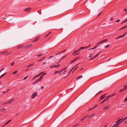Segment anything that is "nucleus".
Returning <instances> with one entry per match:
<instances>
[{"instance_id":"36","label":"nucleus","mask_w":127,"mask_h":127,"mask_svg":"<svg viewBox=\"0 0 127 127\" xmlns=\"http://www.w3.org/2000/svg\"><path fill=\"white\" fill-rule=\"evenodd\" d=\"M101 43V41H100V42H99L98 43H97L96 44V45L98 46V45H99V44Z\"/></svg>"},{"instance_id":"37","label":"nucleus","mask_w":127,"mask_h":127,"mask_svg":"<svg viewBox=\"0 0 127 127\" xmlns=\"http://www.w3.org/2000/svg\"><path fill=\"white\" fill-rule=\"evenodd\" d=\"M6 110L4 108H2L1 109V111H4V110Z\"/></svg>"},{"instance_id":"24","label":"nucleus","mask_w":127,"mask_h":127,"mask_svg":"<svg viewBox=\"0 0 127 127\" xmlns=\"http://www.w3.org/2000/svg\"><path fill=\"white\" fill-rule=\"evenodd\" d=\"M107 98H105V99L101 103V104H102L105 101H107Z\"/></svg>"},{"instance_id":"58","label":"nucleus","mask_w":127,"mask_h":127,"mask_svg":"<svg viewBox=\"0 0 127 127\" xmlns=\"http://www.w3.org/2000/svg\"><path fill=\"white\" fill-rule=\"evenodd\" d=\"M95 57H94L92 58L90 60V61L91 60H92L94 59H95Z\"/></svg>"},{"instance_id":"10","label":"nucleus","mask_w":127,"mask_h":127,"mask_svg":"<svg viewBox=\"0 0 127 127\" xmlns=\"http://www.w3.org/2000/svg\"><path fill=\"white\" fill-rule=\"evenodd\" d=\"M60 66V65L59 64H58L57 65H53V67H55V68L59 67Z\"/></svg>"},{"instance_id":"12","label":"nucleus","mask_w":127,"mask_h":127,"mask_svg":"<svg viewBox=\"0 0 127 127\" xmlns=\"http://www.w3.org/2000/svg\"><path fill=\"white\" fill-rule=\"evenodd\" d=\"M38 37L36 38L35 39H34L33 40V42H35L37 41L38 40Z\"/></svg>"},{"instance_id":"20","label":"nucleus","mask_w":127,"mask_h":127,"mask_svg":"<svg viewBox=\"0 0 127 127\" xmlns=\"http://www.w3.org/2000/svg\"><path fill=\"white\" fill-rule=\"evenodd\" d=\"M6 73V72L4 73L3 74H2L0 76V79H1L2 77L4 75H5Z\"/></svg>"},{"instance_id":"59","label":"nucleus","mask_w":127,"mask_h":127,"mask_svg":"<svg viewBox=\"0 0 127 127\" xmlns=\"http://www.w3.org/2000/svg\"><path fill=\"white\" fill-rule=\"evenodd\" d=\"M28 76H27L24 79V80H25L26 79H27V78H28Z\"/></svg>"},{"instance_id":"18","label":"nucleus","mask_w":127,"mask_h":127,"mask_svg":"<svg viewBox=\"0 0 127 127\" xmlns=\"http://www.w3.org/2000/svg\"><path fill=\"white\" fill-rule=\"evenodd\" d=\"M51 33V32H49L45 36V38H46L47 37H48L49 35L50 34V33Z\"/></svg>"},{"instance_id":"64","label":"nucleus","mask_w":127,"mask_h":127,"mask_svg":"<svg viewBox=\"0 0 127 127\" xmlns=\"http://www.w3.org/2000/svg\"><path fill=\"white\" fill-rule=\"evenodd\" d=\"M97 46L96 45V46H95L94 47V49H95V48H96L97 47Z\"/></svg>"},{"instance_id":"33","label":"nucleus","mask_w":127,"mask_h":127,"mask_svg":"<svg viewBox=\"0 0 127 127\" xmlns=\"http://www.w3.org/2000/svg\"><path fill=\"white\" fill-rule=\"evenodd\" d=\"M127 21V19L126 20H125L123 21V22L121 23V24H122L123 23H125Z\"/></svg>"},{"instance_id":"52","label":"nucleus","mask_w":127,"mask_h":127,"mask_svg":"<svg viewBox=\"0 0 127 127\" xmlns=\"http://www.w3.org/2000/svg\"><path fill=\"white\" fill-rule=\"evenodd\" d=\"M53 57V56H50L48 58V59H50L52 57Z\"/></svg>"},{"instance_id":"28","label":"nucleus","mask_w":127,"mask_h":127,"mask_svg":"<svg viewBox=\"0 0 127 127\" xmlns=\"http://www.w3.org/2000/svg\"><path fill=\"white\" fill-rule=\"evenodd\" d=\"M80 50H79V49H78L77 50H75L74 52V53H76V52H79V51H80Z\"/></svg>"},{"instance_id":"23","label":"nucleus","mask_w":127,"mask_h":127,"mask_svg":"<svg viewBox=\"0 0 127 127\" xmlns=\"http://www.w3.org/2000/svg\"><path fill=\"white\" fill-rule=\"evenodd\" d=\"M123 119H119V120H118L117 121L116 123V124L117 123H119Z\"/></svg>"},{"instance_id":"29","label":"nucleus","mask_w":127,"mask_h":127,"mask_svg":"<svg viewBox=\"0 0 127 127\" xmlns=\"http://www.w3.org/2000/svg\"><path fill=\"white\" fill-rule=\"evenodd\" d=\"M123 87L124 88V90H125V89H127V85H125V86H124Z\"/></svg>"},{"instance_id":"16","label":"nucleus","mask_w":127,"mask_h":127,"mask_svg":"<svg viewBox=\"0 0 127 127\" xmlns=\"http://www.w3.org/2000/svg\"><path fill=\"white\" fill-rule=\"evenodd\" d=\"M78 64H77L76 65H75V66H74V67L75 66H76V67L74 69V70L72 72V73H73V72L75 71V70H76L78 67V66H77V65Z\"/></svg>"},{"instance_id":"45","label":"nucleus","mask_w":127,"mask_h":127,"mask_svg":"<svg viewBox=\"0 0 127 127\" xmlns=\"http://www.w3.org/2000/svg\"><path fill=\"white\" fill-rule=\"evenodd\" d=\"M14 63H15L14 62H13L12 63H11V66H12L14 64Z\"/></svg>"},{"instance_id":"2","label":"nucleus","mask_w":127,"mask_h":127,"mask_svg":"<svg viewBox=\"0 0 127 127\" xmlns=\"http://www.w3.org/2000/svg\"><path fill=\"white\" fill-rule=\"evenodd\" d=\"M37 95V92H36L34 93L31 96V98L32 99H33L34 97L36 96Z\"/></svg>"},{"instance_id":"19","label":"nucleus","mask_w":127,"mask_h":127,"mask_svg":"<svg viewBox=\"0 0 127 127\" xmlns=\"http://www.w3.org/2000/svg\"><path fill=\"white\" fill-rule=\"evenodd\" d=\"M11 121V120H8L7 122L5 124V125H6L8 124Z\"/></svg>"},{"instance_id":"31","label":"nucleus","mask_w":127,"mask_h":127,"mask_svg":"<svg viewBox=\"0 0 127 127\" xmlns=\"http://www.w3.org/2000/svg\"><path fill=\"white\" fill-rule=\"evenodd\" d=\"M34 64V63H33L32 64H30L28 66H27V67H30L32 65H33Z\"/></svg>"},{"instance_id":"1","label":"nucleus","mask_w":127,"mask_h":127,"mask_svg":"<svg viewBox=\"0 0 127 127\" xmlns=\"http://www.w3.org/2000/svg\"><path fill=\"white\" fill-rule=\"evenodd\" d=\"M127 118V117L125 118L123 120L121 121L119 123H117L114 125L112 127H118L119 126L118 125L121 123L123 121L126 120Z\"/></svg>"},{"instance_id":"44","label":"nucleus","mask_w":127,"mask_h":127,"mask_svg":"<svg viewBox=\"0 0 127 127\" xmlns=\"http://www.w3.org/2000/svg\"><path fill=\"white\" fill-rule=\"evenodd\" d=\"M42 73H41L40 74H38V75H36L35 76L36 77V78L37 77H38V76H39L41 74H42Z\"/></svg>"},{"instance_id":"9","label":"nucleus","mask_w":127,"mask_h":127,"mask_svg":"<svg viewBox=\"0 0 127 127\" xmlns=\"http://www.w3.org/2000/svg\"><path fill=\"white\" fill-rule=\"evenodd\" d=\"M32 46V45H27L26 46H25L24 48L25 49H26L27 48H28L29 47H31Z\"/></svg>"},{"instance_id":"50","label":"nucleus","mask_w":127,"mask_h":127,"mask_svg":"<svg viewBox=\"0 0 127 127\" xmlns=\"http://www.w3.org/2000/svg\"><path fill=\"white\" fill-rule=\"evenodd\" d=\"M111 97V95H110L108 96H107L106 97V98H107V100H108V99L109 98V97Z\"/></svg>"},{"instance_id":"42","label":"nucleus","mask_w":127,"mask_h":127,"mask_svg":"<svg viewBox=\"0 0 127 127\" xmlns=\"http://www.w3.org/2000/svg\"><path fill=\"white\" fill-rule=\"evenodd\" d=\"M95 54V53H94V54H93V53H92V54H90V55L89 56V57H92V55L93 54Z\"/></svg>"},{"instance_id":"43","label":"nucleus","mask_w":127,"mask_h":127,"mask_svg":"<svg viewBox=\"0 0 127 127\" xmlns=\"http://www.w3.org/2000/svg\"><path fill=\"white\" fill-rule=\"evenodd\" d=\"M42 73H41L40 74H38V75H36L35 76L36 77V78L37 77H38V76H39L41 74H42Z\"/></svg>"},{"instance_id":"3","label":"nucleus","mask_w":127,"mask_h":127,"mask_svg":"<svg viewBox=\"0 0 127 127\" xmlns=\"http://www.w3.org/2000/svg\"><path fill=\"white\" fill-rule=\"evenodd\" d=\"M90 46V45H89V46L85 47H81L79 49L80 50H81L83 49H85V48H88L89 47V46Z\"/></svg>"},{"instance_id":"41","label":"nucleus","mask_w":127,"mask_h":127,"mask_svg":"<svg viewBox=\"0 0 127 127\" xmlns=\"http://www.w3.org/2000/svg\"><path fill=\"white\" fill-rule=\"evenodd\" d=\"M94 115V114H92V115L89 116V118H91L92 117H93Z\"/></svg>"},{"instance_id":"57","label":"nucleus","mask_w":127,"mask_h":127,"mask_svg":"<svg viewBox=\"0 0 127 127\" xmlns=\"http://www.w3.org/2000/svg\"><path fill=\"white\" fill-rule=\"evenodd\" d=\"M43 55V54H42L39 55L37 56L38 57H40Z\"/></svg>"},{"instance_id":"56","label":"nucleus","mask_w":127,"mask_h":127,"mask_svg":"<svg viewBox=\"0 0 127 127\" xmlns=\"http://www.w3.org/2000/svg\"><path fill=\"white\" fill-rule=\"evenodd\" d=\"M87 116H85L83 118V119L84 120L86 118Z\"/></svg>"},{"instance_id":"14","label":"nucleus","mask_w":127,"mask_h":127,"mask_svg":"<svg viewBox=\"0 0 127 127\" xmlns=\"http://www.w3.org/2000/svg\"><path fill=\"white\" fill-rule=\"evenodd\" d=\"M80 57H78L75 58V59H74L73 60H72L74 62L75 61H76L77 60V59H78L80 58Z\"/></svg>"},{"instance_id":"48","label":"nucleus","mask_w":127,"mask_h":127,"mask_svg":"<svg viewBox=\"0 0 127 127\" xmlns=\"http://www.w3.org/2000/svg\"><path fill=\"white\" fill-rule=\"evenodd\" d=\"M124 90V89H122V90H121L119 91V92H122V91H123Z\"/></svg>"},{"instance_id":"32","label":"nucleus","mask_w":127,"mask_h":127,"mask_svg":"<svg viewBox=\"0 0 127 127\" xmlns=\"http://www.w3.org/2000/svg\"><path fill=\"white\" fill-rule=\"evenodd\" d=\"M127 21V19L126 20H125L123 21V22L121 23V24H122L123 23H125Z\"/></svg>"},{"instance_id":"34","label":"nucleus","mask_w":127,"mask_h":127,"mask_svg":"<svg viewBox=\"0 0 127 127\" xmlns=\"http://www.w3.org/2000/svg\"><path fill=\"white\" fill-rule=\"evenodd\" d=\"M109 44H108L106 45V46H105V48H108L109 47Z\"/></svg>"},{"instance_id":"35","label":"nucleus","mask_w":127,"mask_h":127,"mask_svg":"<svg viewBox=\"0 0 127 127\" xmlns=\"http://www.w3.org/2000/svg\"><path fill=\"white\" fill-rule=\"evenodd\" d=\"M18 71H15L14 72L12 73V74H15L16 73H17V72H18Z\"/></svg>"},{"instance_id":"7","label":"nucleus","mask_w":127,"mask_h":127,"mask_svg":"<svg viewBox=\"0 0 127 127\" xmlns=\"http://www.w3.org/2000/svg\"><path fill=\"white\" fill-rule=\"evenodd\" d=\"M62 72V70H61L60 71H55L54 73V74H57V73H61Z\"/></svg>"},{"instance_id":"54","label":"nucleus","mask_w":127,"mask_h":127,"mask_svg":"<svg viewBox=\"0 0 127 127\" xmlns=\"http://www.w3.org/2000/svg\"><path fill=\"white\" fill-rule=\"evenodd\" d=\"M67 71V70H65L64 71V72L63 73H62V74H64Z\"/></svg>"},{"instance_id":"39","label":"nucleus","mask_w":127,"mask_h":127,"mask_svg":"<svg viewBox=\"0 0 127 127\" xmlns=\"http://www.w3.org/2000/svg\"><path fill=\"white\" fill-rule=\"evenodd\" d=\"M11 53V52H10L6 54V55H7V56L8 55H9Z\"/></svg>"},{"instance_id":"27","label":"nucleus","mask_w":127,"mask_h":127,"mask_svg":"<svg viewBox=\"0 0 127 127\" xmlns=\"http://www.w3.org/2000/svg\"><path fill=\"white\" fill-rule=\"evenodd\" d=\"M100 53L99 52L97 54L95 55L94 57L95 58L96 57H97L99 54H100Z\"/></svg>"},{"instance_id":"60","label":"nucleus","mask_w":127,"mask_h":127,"mask_svg":"<svg viewBox=\"0 0 127 127\" xmlns=\"http://www.w3.org/2000/svg\"><path fill=\"white\" fill-rule=\"evenodd\" d=\"M74 62L73 61V60H72V61H71V63H70V64H71L72 63H73Z\"/></svg>"},{"instance_id":"22","label":"nucleus","mask_w":127,"mask_h":127,"mask_svg":"<svg viewBox=\"0 0 127 127\" xmlns=\"http://www.w3.org/2000/svg\"><path fill=\"white\" fill-rule=\"evenodd\" d=\"M23 47V45H19L18 46H17V48L18 49H20Z\"/></svg>"},{"instance_id":"53","label":"nucleus","mask_w":127,"mask_h":127,"mask_svg":"<svg viewBox=\"0 0 127 127\" xmlns=\"http://www.w3.org/2000/svg\"><path fill=\"white\" fill-rule=\"evenodd\" d=\"M116 93H115L114 94H113L112 95H111V97H112V96H114V95H116Z\"/></svg>"},{"instance_id":"51","label":"nucleus","mask_w":127,"mask_h":127,"mask_svg":"<svg viewBox=\"0 0 127 127\" xmlns=\"http://www.w3.org/2000/svg\"><path fill=\"white\" fill-rule=\"evenodd\" d=\"M4 69V67L2 68L0 70V73Z\"/></svg>"},{"instance_id":"11","label":"nucleus","mask_w":127,"mask_h":127,"mask_svg":"<svg viewBox=\"0 0 127 127\" xmlns=\"http://www.w3.org/2000/svg\"><path fill=\"white\" fill-rule=\"evenodd\" d=\"M127 27V26H124V27L122 28H121L120 29H119L118 30V31H120V30H122L124 29L125 28H126Z\"/></svg>"},{"instance_id":"61","label":"nucleus","mask_w":127,"mask_h":127,"mask_svg":"<svg viewBox=\"0 0 127 127\" xmlns=\"http://www.w3.org/2000/svg\"><path fill=\"white\" fill-rule=\"evenodd\" d=\"M43 60V59L42 58L41 59H40V60H39L38 61H39V62H40V61H42Z\"/></svg>"},{"instance_id":"47","label":"nucleus","mask_w":127,"mask_h":127,"mask_svg":"<svg viewBox=\"0 0 127 127\" xmlns=\"http://www.w3.org/2000/svg\"><path fill=\"white\" fill-rule=\"evenodd\" d=\"M102 92V91H101L100 92H99L97 94H96V95H95V96L96 95H97L98 94H99L100 93H101Z\"/></svg>"},{"instance_id":"49","label":"nucleus","mask_w":127,"mask_h":127,"mask_svg":"<svg viewBox=\"0 0 127 127\" xmlns=\"http://www.w3.org/2000/svg\"><path fill=\"white\" fill-rule=\"evenodd\" d=\"M79 52L78 53L74 54V55H73V56H75V55H78L79 54Z\"/></svg>"},{"instance_id":"21","label":"nucleus","mask_w":127,"mask_h":127,"mask_svg":"<svg viewBox=\"0 0 127 127\" xmlns=\"http://www.w3.org/2000/svg\"><path fill=\"white\" fill-rule=\"evenodd\" d=\"M7 52V51H4V52H1L0 53V54H4L6 53Z\"/></svg>"},{"instance_id":"30","label":"nucleus","mask_w":127,"mask_h":127,"mask_svg":"<svg viewBox=\"0 0 127 127\" xmlns=\"http://www.w3.org/2000/svg\"><path fill=\"white\" fill-rule=\"evenodd\" d=\"M43 76L42 75L40 76V77L39 78H38V79H39V80H41V79L43 77Z\"/></svg>"},{"instance_id":"5","label":"nucleus","mask_w":127,"mask_h":127,"mask_svg":"<svg viewBox=\"0 0 127 127\" xmlns=\"http://www.w3.org/2000/svg\"><path fill=\"white\" fill-rule=\"evenodd\" d=\"M31 8L30 7L29 8H27L26 9H25V11L26 12H29L30 11L31 9Z\"/></svg>"},{"instance_id":"13","label":"nucleus","mask_w":127,"mask_h":127,"mask_svg":"<svg viewBox=\"0 0 127 127\" xmlns=\"http://www.w3.org/2000/svg\"><path fill=\"white\" fill-rule=\"evenodd\" d=\"M108 41V39H106L104 40H103L101 41V43H102L103 42H105L106 41Z\"/></svg>"},{"instance_id":"15","label":"nucleus","mask_w":127,"mask_h":127,"mask_svg":"<svg viewBox=\"0 0 127 127\" xmlns=\"http://www.w3.org/2000/svg\"><path fill=\"white\" fill-rule=\"evenodd\" d=\"M13 99H12L10 100V101L7 102L8 104H9L11 103L13 101Z\"/></svg>"},{"instance_id":"8","label":"nucleus","mask_w":127,"mask_h":127,"mask_svg":"<svg viewBox=\"0 0 127 127\" xmlns=\"http://www.w3.org/2000/svg\"><path fill=\"white\" fill-rule=\"evenodd\" d=\"M40 81V80L39 79H37L35 82L32 84H34L37 83L39 81Z\"/></svg>"},{"instance_id":"4","label":"nucleus","mask_w":127,"mask_h":127,"mask_svg":"<svg viewBox=\"0 0 127 127\" xmlns=\"http://www.w3.org/2000/svg\"><path fill=\"white\" fill-rule=\"evenodd\" d=\"M106 94H104L103 95L101 96L100 97V98H101L100 100H99V101H100L101 100L104 98L105 97V95H106Z\"/></svg>"},{"instance_id":"46","label":"nucleus","mask_w":127,"mask_h":127,"mask_svg":"<svg viewBox=\"0 0 127 127\" xmlns=\"http://www.w3.org/2000/svg\"><path fill=\"white\" fill-rule=\"evenodd\" d=\"M67 68V67L66 66V67H65V68H64L63 69L61 70H62V71H63L64 70H65Z\"/></svg>"},{"instance_id":"40","label":"nucleus","mask_w":127,"mask_h":127,"mask_svg":"<svg viewBox=\"0 0 127 127\" xmlns=\"http://www.w3.org/2000/svg\"><path fill=\"white\" fill-rule=\"evenodd\" d=\"M65 50H64L63 51H62L61 52H60V53H58L57 54H56L57 55V54H59L61 53H62V52H64L65 51Z\"/></svg>"},{"instance_id":"25","label":"nucleus","mask_w":127,"mask_h":127,"mask_svg":"<svg viewBox=\"0 0 127 127\" xmlns=\"http://www.w3.org/2000/svg\"><path fill=\"white\" fill-rule=\"evenodd\" d=\"M82 77V75H80L77 77L76 79H79L80 78H81Z\"/></svg>"},{"instance_id":"6","label":"nucleus","mask_w":127,"mask_h":127,"mask_svg":"<svg viewBox=\"0 0 127 127\" xmlns=\"http://www.w3.org/2000/svg\"><path fill=\"white\" fill-rule=\"evenodd\" d=\"M127 33V32H126V33H125L124 35H122V36H119V37H117L116 38V40L118 39L119 38H121V37H122L124 36Z\"/></svg>"},{"instance_id":"63","label":"nucleus","mask_w":127,"mask_h":127,"mask_svg":"<svg viewBox=\"0 0 127 127\" xmlns=\"http://www.w3.org/2000/svg\"><path fill=\"white\" fill-rule=\"evenodd\" d=\"M113 17H111L110 19V20L111 21H112L113 20Z\"/></svg>"},{"instance_id":"38","label":"nucleus","mask_w":127,"mask_h":127,"mask_svg":"<svg viewBox=\"0 0 127 127\" xmlns=\"http://www.w3.org/2000/svg\"><path fill=\"white\" fill-rule=\"evenodd\" d=\"M74 68V67H73V68H72L71 70H70V72H69V73H68V75L71 72V71H72V70H73V69Z\"/></svg>"},{"instance_id":"62","label":"nucleus","mask_w":127,"mask_h":127,"mask_svg":"<svg viewBox=\"0 0 127 127\" xmlns=\"http://www.w3.org/2000/svg\"><path fill=\"white\" fill-rule=\"evenodd\" d=\"M127 101V98H125V100L124 101V102L126 101Z\"/></svg>"},{"instance_id":"26","label":"nucleus","mask_w":127,"mask_h":127,"mask_svg":"<svg viewBox=\"0 0 127 127\" xmlns=\"http://www.w3.org/2000/svg\"><path fill=\"white\" fill-rule=\"evenodd\" d=\"M97 106V105H96L94 107H93V108H91L89 110V111H90L91 110H92L94 108H95V107H96Z\"/></svg>"},{"instance_id":"17","label":"nucleus","mask_w":127,"mask_h":127,"mask_svg":"<svg viewBox=\"0 0 127 127\" xmlns=\"http://www.w3.org/2000/svg\"><path fill=\"white\" fill-rule=\"evenodd\" d=\"M109 109V107H108V106H106L103 109L104 110H105L106 109Z\"/></svg>"},{"instance_id":"55","label":"nucleus","mask_w":127,"mask_h":127,"mask_svg":"<svg viewBox=\"0 0 127 127\" xmlns=\"http://www.w3.org/2000/svg\"><path fill=\"white\" fill-rule=\"evenodd\" d=\"M120 21V20H118L116 21V22L117 23V22H119Z\"/></svg>"}]
</instances>
